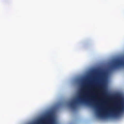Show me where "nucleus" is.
<instances>
[{"label":"nucleus","instance_id":"2","mask_svg":"<svg viewBox=\"0 0 124 124\" xmlns=\"http://www.w3.org/2000/svg\"><path fill=\"white\" fill-rule=\"evenodd\" d=\"M92 93V90L90 89H84L82 92L81 96L78 98L77 100L71 102L70 104V106L72 109H75L76 107L75 104H77L78 102H82L84 98Z\"/></svg>","mask_w":124,"mask_h":124},{"label":"nucleus","instance_id":"3","mask_svg":"<svg viewBox=\"0 0 124 124\" xmlns=\"http://www.w3.org/2000/svg\"><path fill=\"white\" fill-rule=\"evenodd\" d=\"M92 97V98H95V97H94V96H93V97Z\"/></svg>","mask_w":124,"mask_h":124},{"label":"nucleus","instance_id":"4","mask_svg":"<svg viewBox=\"0 0 124 124\" xmlns=\"http://www.w3.org/2000/svg\"><path fill=\"white\" fill-rule=\"evenodd\" d=\"M31 124V123H30V124Z\"/></svg>","mask_w":124,"mask_h":124},{"label":"nucleus","instance_id":"1","mask_svg":"<svg viewBox=\"0 0 124 124\" xmlns=\"http://www.w3.org/2000/svg\"><path fill=\"white\" fill-rule=\"evenodd\" d=\"M118 104L116 108L111 109L105 110V116L108 117L111 115H115L123 112L124 110V102L122 101H119Z\"/></svg>","mask_w":124,"mask_h":124}]
</instances>
